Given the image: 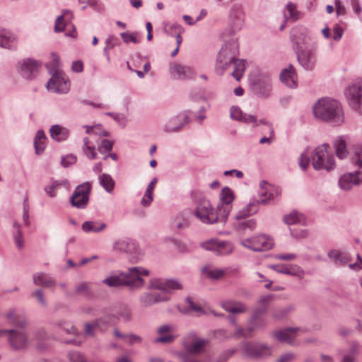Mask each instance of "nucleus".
<instances>
[{
    "label": "nucleus",
    "instance_id": "nucleus-7",
    "mask_svg": "<svg viewBox=\"0 0 362 362\" xmlns=\"http://www.w3.org/2000/svg\"><path fill=\"white\" fill-rule=\"evenodd\" d=\"M329 146L322 144L317 146L312 156V165L315 170L325 169L330 170L334 167L333 156L328 153Z\"/></svg>",
    "mask_w": 362,
    "mask_h": 362
},
{
    "label": "nucleus",
    "instance_id": "nucleus-17",
    "mask_svg": "<svg viewBox=\"0 0 362 362\" xmlns=\"http://www.w3.org/2000/svg\"><path fill=\"white\" fill-rule=\"evenodd\" d=\"M243 352L245 355L253 358L264 357L271 354L270 348L260 344L247 343L243 346Z\"/></svg>",
    "mask_w": 362,
    "mask_h": 362
},
{
    "label": "nucleus",
    "instance_id": "nucleus-55",
    "mask_svg": "<svg viewBox=\"0 0 362 362\" xmlns=\"http://www.w3.org/2000/svg\"><path fill=\"white\" fill-rule=\"evenodd\" d=\"M186 302L187 303L189 312L197 315H199L203 313L202 308L199 305L194 303L189 298H187Z\"/></svg>",
    "mask_w": 362,
    "mask_h": 362
},
{
    "label": "nucleus",
    "instance_id": "nucleus-26",
    "mask_svg": "<svg viewBox=\"0 0 362 362\" xmlns=\"http://www.w3.org/2000/svg\"><path fill=\"white\" fill-rule=\"evenodd\" d=\"M297 76L293 66L290 65L288 68L282 70L280 74V79L282 83L289 88H296L297 86Z\"/></svg>",
    "mask_w": 362,
    "mask_h": 362
},
{
    "label": "nucleus",
    "instance_id": "nucleus-57",
    "mask_svg": "<svg viewBox=\"0 0 362 362\" xmlns=\"http://www.w3.org/2000/svg\"><path fill=\"white\" fill-rule=\"evenodd\" d=\"M291 235L296 238H305L307 235V231L305 229L298 228V226H294L290 228Z\"/></svg>",
    "mask_w": 362,
    "mask_h": 362
},
{
    "label": "nucleus",
    "instance_id": "nucleus-19",
    "mask_svg": "<svg viewBox=\"0 0 362 362\" xmlns=\"http://www.w3.org/2000/svg\"><path fill=\"white\" fill-rule=\"evenodd\" d=\"M279 194V189L267 182H262L259 190V202L266 204Z\"/></svg>",
    "mask_w": 362,
    "mask_h": 362
},
{
    "label": "nucleus",
    "instance_id": "nucleus-15",
    "mask_svg": "<svg viewBox=\"0 0 362 362\" xmlns=\"http://www.w3.org/2000/svg\"><path fill=\"white\" fill-rule=\"evenodd\" d=\"M346 96L351 107L360 110L362 105V88L358 83L353 84L346 90Z\"/></svg>",
    "mask_w": 362,
    "mask_h": 362
},
{
    "label": "nucleus",
    "instance_id": "nucleus-14",
    "mask_svg": "<svg viewBox=\"0 0 362 362\" xmlns=\"http://www.w3.org/2000/svg\"><path fill=\"white\" fill-rule=\"evenodd\" d=\"M202 247L204 250L213 251L219 255H228L233 250V246L230 243L218 239L208 240L202 243Z\"/></svg>",
    "mask_w": 362,
    "mask_h": 362
},
{
    "label": "nucleus",
    "instance_id": "nucleus-5",
    "mask_svg": "<svg viewBox=\"0 0 362 362\" xmlns=\"http://www.w3.org/2000/svg\"><path fill=\"white\" fill-rule=\"evenodd\" d=\"M271 300V296H264L259 298L258 306L252 315L250 326L245 329L242 328L238 329L235 334V337H251L253 336V333L256 329L263 328L266 326L265 320L260 317L259 315L266 312L267 305Z\"/></svg>",
    "mask_w": 362,
    "mask_h": 362
},
{
    "label": "nucleus",
    "instance_id": "nucleus-20",
    "mask_svg": "<svg viewBox=\"0 0 362 362\" xmlns=\"http://www.w3.org/2000/svg\"><path fill=\"white\" fill-rule=\"evenodd\" d=\"M362 181V170H356L341 177L339 181V187L344 190H349L354 185Z\"/></svg>",
    "mask_w": 362,
    "mask_h": 362
},
{
    "label": "nucleus",
    "instance_id": "nucleus-59",
    "mask_svg": "<svg viewBox=\"0 0 362 362\" xmlns=\"http://www.w3.org/2000/svg\"><path fill=\"white\" fill-rule=\"evenodd\" d=\"M69 360L71 362H85L84 356L78 352H71L69 354Z\"/></svg>",
    "mask_w": 362,
    "mask_h": 362
},
{
    "label": "nucleus",
    "instance_id": "nucleus-36",
    "mask_svg": "<svg viewBox=\"0 0 362 362\" xmlns=\"http://www.w3.org/2000/svg\"><path fill=\"white\" fill-rule=\"evenodd\" d=\"M303 16L302 13L296 9L295 4L289 3L286 6V11L284 12V17L286 20H291L296 21Z\"/></svg>",
    "mask_w": 362,
    "mask_h": 362
},
{
    "label": "nucleus",
    "instance_id": "nucleus-10",
    "mask_svg": "<svg viewBox=\"0 0 362 362\" xmlns=\"http://www.w3.org/2000/svg\"><path fill=\"white\" fill-rule=\"evenodd\" d=\"M47 88L54 93H66L70 88V81L62 71L56 70L48 81Z\"/></svg>",
    "mask_w": 362,
    "mask_h": 362
},
{
    "label": "nucleus",
    "instance_id": "nucleus-62",
    "mask_svg": "<svg viewBox=\"0 0 362 362\" xmlns=\"http://www.w3.org/2000/svg\"><path fill=\"white\" fill-rule=\"evenodd\" d=\"M71 69L76 73H81L83 70V64L81 61L78 60L72 63Z\"/></svg>",
    "mask_w": 362,
    "mask_h": 362
},
{
    "label": "nucleus",
    "instance_id": "nucleus-31",
    "mask_svg": "<svg viewBox=\"0 0 362 362\" xmlns=\"http://www.w3.org/2000/svg\"><path fill=\"white\" fill-rule=\"evenodd\" d=\"M82 230L86 233H98L106 228V224L100 221H85L82 224Z\"/></svg>",
    "mask_w": 362,
    "mask_h": 362
},
{
    "label": "nucleus",
    "instance_id": "nucleus-56",
    "mask_svg": "<svg viewBox=\"0 0 362 362\" xmlns=\"http://www.w3.org/2000/svg\"><path fill=\"white\" fill-rule=\"evenodd\" d=\"M256 226V223L252 219L245 220L239 223L240 230H246L248 228L250 230H253Z\"/></svg>",
    "mask_w": 362,
    "mask_h": 362
},
{
    "label": "nucleus",
    "instance_id": "nucleus-46",
    "mask_svg": "<svg viewBox=\"0 0 362 362\" xmlns=\"http://www.w3.org/2000/svg\"><path fill=\"white\" fill-rule=\"evenodd\" d=\"M115 335L121 339H124V340L128 342L129 344H139L141 343L142 339L141 337L135 334H129L124 335L119 333L117 330H115Z\"/></svg>",
    "mask_w": 362,
    "mask_h": 362
},
{
    "label": "nucleus",
    "instance_id": "nucleus-53",
    "mask_svg": "<svg viewBox=\"0 0 362 362\" xmlns=\"http://www.w3.org/2000/svg\"><path fill=\"white\" fill-rule=\"evenodd\" d=\"M309 151L308 149H306L303 153L300 154L299 158L298 164L300 168L305 170L309 165L310 163V158H309Z\"/></svg>",
    "mask_w": 362,
    "mask_h": 362
},
{
    "label": "nucleus",
    "instance_id": "nucleus-16",
    "mask_svg": "<svg viewBox=\"0 0 362 362\" xmlns=\"http://www.w3.org/2000/svg\"><path fill=\"white\" fill-rule=\"evenodd\" d=\"M8 341L13 349L16 350L24 349L28 344V339L23 332L13 329L8 330Z\"/></svg>",
    "mask_w": 362,
    "mask_h": 362
},
{
    "label": "nucleus",
    "instance_id": "nucleus-54",
    "mask_svg": "<svg viewBox=\"0 0 362 362\" xmlns=\"http://www.w3.org/2000/svg\"><path fill=\"white\" fill-rule=\"evenodd\" d=\"M7 317L11 320V323L17 327H23L25 321L23 319H18L14 311H11L7 314Z\"/></svg>",
    "mask_w": 362,
    "mask_h": 362
},
{
    "label": "nucleus",
    "instance_id": "nucleus-47",
    "mask_svg": "<svg viewBox=\"0 0 362 362\" xmlns=\"http://www.w3.org/2000/svg\"><path fill=\"white\" fill-rule=\"evenodd\" d=\"M351 162L354 165L362 168V144L355 146Z\"/></svg>",
    "mask_w": 362,
    "mask_h": 362
},
{
    "label": "nucleus",
    "instance_id": "nucleus-34",
    "mask_svg": "<svg viewBox=\"0 0 362 362\" xmlns=\"http://www.w3.org/2000/svg\"><path fill=\"white\" fill-rule=\"evenodd\" d=\"M328 256L338 264H344L348 263L350 260L349 255L346 252L337 250H331Z\"/></svg>",
    "mask_w": 362,
    "mask_h": 362
},
{
    "label": "nucleus",
    "instance_id": "nucleus-13",
    "mask_svg": "<svg viewBox=\"0 0 362 362\" xmlns=\"http://www.w3.org/2000/svg\"><path fill=\"white\" fill-rule=\"evenodd\" d=\"M220 199L221 203L218 206L220 221H225L230 211V204L234 199L233 192L229 187H223L220 194Z\"/></svg>",
    "mask_w": 362,
    "mask_h": 362
},
{
    "label": "nucleus",
    "instance_id": "nucleus-11",
    "mask_svg": "<svg viewBox=\"0 0 362 362\" xmlns=\"http://www.w3.org/2000/svg\"><path fill=\"white\" fill-rule=\"evenodd\" d=\"M91 185L89 182H85L78 186L71 197V203L74 206L83 209L88 204Z\"/></svg>",
    "mask_w": 362,
    "mask_h": 362
},
{
    "label": "nucleus",
    "instance_id": "nucleus-64",
    "mask_svg": "<svg viewBox=\"0 0 362 362\" xmlns=\"http://www.w3.org/2000/svg\"><path fill=\"white\" fill-rule=\"evenodd\" d=\"M358 351V346H354L352 348V353L349 355L344 356L341 362H354L355 360V357L354 353Z\"/></svg>",
    "mask_w": 362,
    "mask_h": 362
},
{
    "label": "nucleus",
    "instance_id": "nucleus-30",
    "mask_svg": "<svg viewBox=\"0 0 362 362\" xmlns=\"http://www.w3.org/2000/svg\"><path fill=\"white\" fill-rule=\"evenodd\" d=\"M16 45V38L5 30L0 29V47L12 49Z\"/></svg>",
    "mask_w": 362,
    "mask_h": 362
},
{
    "label": "nucleus",
    "instance_id": "nucleus-52",
    "mask_svg": "<svg viewBox=\"0 0 362 362\" xmlns=\"http://www.w3.org/2000/svg\"><path fill=\"white\" fill-rule=\"evenodd\" d=\"M65 330L67 333L70 334L72 333L73 335H74V338L66 339L65 341L66 343H74L76 344H81V335L77 334L76 329L75 327L72 326H68L66 328H65Z\"/></svg>",
    "mask_w": 362,
    "mask_h": 362
},
{
    "label": "nucleus",
    "instance_id": "nucleus-35",
    "mask_svg": "<svg viewBox=\"0 0 362 362\" xmlns=\"http://www.w3.org/2000/svg\"><path fill=\"white\" fill-rule=\"evenodd\" d=\"M336 154L340 159H343L348 155L346 141L343 137H339L334 142Z\"/></svg>",
    "mask_w": 362,
    "mask_h": 362
},
{
    "label": "nucleus",
    "instance_id": "nucleus-60",
    "mask_svg": "<svg viewBox=\"0 0 362 362\" xmlns=\"http://www.w3.org/2000/svg\"><path fill=\"white\" fill-rule=\"evenodd\" d=\"M76 161V158L74 156L69 155L66 157L62 158V165L64 167H68Z\"/></svg>",
    "mask_w": 362,
    "mask_h": 362
},
{
    "label": "nucleus",
    "instance_id": "nucleus-18",
    "mask_svg": "<svg viewBox=\"0 0 362 362\" xmlns=\"http://www.w3.org/2000/svg\"><path fill=\"white\" fill-rule=\"evenodd\" d=\"M270 267L278 273L296 276L303 279L305 276L304 270L297 264H274Z\"/></svg>",
    "mask_w": 362,
    "mask_h": 362
},
{
    "label": "nucleus",
    "instance_id": "nucleus-39",
    "mask_svg": "<svg viewBox=\"0 0 362 362\" xmlns=\"http://www.w3.org/2000/svg\"><path fill=\"white\" fill-rule=\"evenodd\" d=\"M284 220L286 224L293 225V226H296L298 223L303 226L305 223L304 216L302 214H298L296 211H293L286 216Z\"/></svg>",
    "mask_w": 362,
    "mask_h": 362
},
{
    "label": "nucleus",
    "instance_id": "nucleus-43",
    "mask_svg": "<svg viewBox=\"0 0 362 362\" xmlns=\"http://www.w3.org/2000/svg\"><path fill=\"white\" fill-rule=\"evenodd\" d=\"M106 322L100 320L95 322L93 324L91 323H87L85 325V333L86 335H93V332H95L97 329L103 331L105 329V324Z\"/></svg>",
    "mask_w": 362,
    "mask_h": 362
},
{
    "label": "nucleus",
    "instance_id": "nucleus-48",
    "mask_svg": "<svg viewBox=\"0 0 362 362\" xmlns=\"http://www.w3.org/2000/svg\"><path fill=\"white\" fill-rule=\"evenodd\" d=\"M120 36L123 41L127 44L129 42L137 44L141 42V36L138 33H122L120 34Z\"/></svg>",
    "mask_w": 362,
    "mask_h": 362
},
{
    "label": "nucleus",
    "instance_id": "nucleus-32",
    "mask_svg": "<svg viewBox=\"0 0 362 362\" xmlns=\"http://www.w3.org/2000/svg\"><path fill=\"white\" fill-rule=\"evenodd\" d=\"M221 306L225 310L229 313H239L246 311V306L240 302L230 300L223 301L221 303Z\"/></svg>",
    "mask_w": 362,
    "mask_h": 362
},
{
    "label": "nucleus",
    "instance_id": "nucleus-41",
    "mask_svg": "<svg viewBox=\"0 0 362 362\" xmlns=\"http://www.w3.org/2000/svg\"><path fill=\"white\" fill-rule=\"evenodd\" d=\"M46 136L43 131H38L35 138L34 145L37 154L42 153L45 148Z\"/></svg>",
    "mask_w": 362,
    "mask_h": 362
},
{
    "label": "nucleus",
    "instance_id": "nucleus-24",
    "mask_svg": "<svg viewBox=\"0 0 362 362\" xmlns=\"http://www.w3.org/2000/svg\"><path fill=\"white\" fill-rule=\"evenodd\" d=\"M230 117L233 119L243 122L245 123H252L253 127L258 126V120L255 116L243 114L242 110L238 107L233 106L230 108Z\"/></svg>",
    "mask_w": 362,
    "mask_h": 362
},
{
    "label": "nucleus",
    "instance_id": "nucleus-63",
    "mask_svg": "<svg viewBox=\"0 0 362 362\" xmlns=\"http://www.w3.org/2000/svg\"><path fill=\"white\" fill-rule=\"evenodd\" d=\"M296 356L293 354H286L279 357L276 362H292Z\"/></svg>",
    "mask_w": 362,
    "mask_h": 362
},
{
    "label": "nucleus",
    "instance_id": "nucleus-38",
    "mask_svg": "<svg viewBox=\"0 0 362 362\" xmlns=\"http://www.w3.org/2000/svg\"><path fill=\"white\" fill-rule=\"evenodd\" d=\"M231 65H233L234 68L232 76L237 81H240L245 69V62L243 59H236Z\"/></svg>",
    "mask_w": 362,
    "mask_h": 362
},
{
    "label": "nucleus",
    "instance_id": "nucleus-1",
    "mask_svg": "<svg viewBox=\"0 0 362 362\" xmlns=\"http://www.w3.org/2000/svg\"><path fill=\"white\" fill-rule=\"evenodd\" d=\"M149 292L144 293L140 298V302L144 307L151 306L156 303L169 299L172 291L182 288V284L176 280H163L154 279L148 284Z\"/></svg>",
    "mask_w": 362,
    "mask_h": 362
},
{
    "label": "nucleus",
    "instance_id": "nucleus-58",
    "mask_svg": "<svg viewBox=\"0 0 362 362\" xmlns=\"http://www.w3.org/2000/svg\"><path fill=\"white\" fill-rule=\"evenodd\" d=\"M112 148V143L107 139L103 140L100 145L98 146V151L101 153L110 152Z\"/></svg>",
    "mask_w": 362,
    "mask_h": 362
},
{
    "label": "nucleus",
    "instance_id": "nucleus-40",
    "mask_svg": "<svg viewBox=\"0 0 362 362\" xmlns=\"http://www.w3.org/2000/svg\"><path fill=\"white\" fill-rule=\"evenodd\" d=\"M68 182L66 180L60 181H53L52 183L45 188V192L50 197L56 195V191L59 187H68Z\"/></svg>",
    "mask_w": 362,
    "mask_h": 362
},
{
    "label": "nucleus",
    "instance_id": "nucleus-27",
    "mask_svg": "<svg viewBox=\"0 0 362 362\" xmlns=\"http://www.w3.org/2000/svg\"><path fill=\"white\" fill-rule=\"evenodd\" d=\"M73 18L72 13L69 10H65L63 11L62 14L59 16L55 23L54 25V31L55 32H62L66 28L70 27L72 28L71 20Z\"/></svg>",
    "mask_w": 362,
    "mask_h": 362
},
{
    "label": "nucleus",
    "instance_id": "nucleus-49",
    "mask_svg": "<svg viewBox=\"0 0 362 362\" xmlns=\"http://www.w3.org/2000/svg\"><path fill=\"white\" fill-rule=\"evenodd\" d=\"M13 227L16 229V231L13 234L16 245L18 249H22L24 247V239L20 230V226L16 222H15Z\"/></svg>",
    "mask_w": 362,
    "mask_h": 362
},
{
    "label": "nucleus",
    "instance_id": "nucleus-29",
    "mask_svg": "<svg viewBox=\"0 0 362 362\" xmlns=\"http://www.w3.org/2000/svg\"><path fill=\"white\" fill-rule=\"evenodd\" d=\"M51 137L57 141H62L66 140L69 136V130L59 125H53L49 130Z\"/></svg>",
    "mask_w": 362,
    "mask_h": 362
},
{
    "label": "nucleus",
    "instance_id": "nucleus-33",
    "mask_svg": "<svg viewBox=\"0 0 362 362\" xmlns=\"http://www.w3.org/2000/svg\"><path fill=\"white\" fill-rule=\"evenodd\" d=\"M33 282L35 285L51 288L54 286V281L47 274L37 273L33 276Z\"/></svg>",
    "mask_w": 362,
    "mask_h": 362
},
{
    "label": "nucleus",
    "instance_id": "nucleus-9",
    "mask_svg": "<svg viewBox=\"0 0 362 362\" xmlns=\"http://www.w3.org/2000/svg\"><path fill=\"white\" fill-rule=\"evenodd\" d=\"M240 244L243 247L254 251H264L273 247L274 240L268 236L262 235L252 238L243 239Z\"/></svg>",
    "mask_w": 362,
    "mask_h": 362
},
{
    "label": "nucleus",
    "instance_id": "nucleus-23",
    "mask_svg": "<svg viewBox=\"0 0 362 362\" xmlns=\"http://www.w3.org/2000/svg\"><path fill=\"white\" fill-rule=\"evenodd\" d=\"M170 73L176 79L188 78L193 75L191 68L175 62L170 64Z\"/></svg>",
    "mask_w": 362,
    "mask_h": 362
},
{
    "label": "nucleus",
    "instance_id": "nucleus-51",
    "mask_svg": "<svg viewBox=\"0 0 362 362\" xmlns=\"http://www.w3.org/2000/svg\"><path fill=\"white\" fill-rule=\"evenodd\" d=\"M115 249L120 251L131 252L133 249L134 244H129L126 240H121L115 243Z\"/></svg>",
    "mask_w": 362,
    "mask_h": 362
},
{
    "label": "nucleus",
    "instance_id": "nucleus-21",
    "mask_svg": "<svg viewBox=\"0 0 362 362\" xmlns=\"http://www.w3.org/2000/svg\"><path fill=\"white\" fill-rule=\"evenodd\" d=\"M300 330L298 329L287 328L277 330L273 333V336L281 342L293 344L295 339L299 337Z\"/></svg>",
    "mask_w": 362,
    "mask_h": 362
},
{
    "label": "nucleus",
    "instance_id": "nucleus-28",
    "mask_svg": "<svg viewBox=\"0 0 362 362\" xmlns=\"http://www.w3.org/2000/svg\"><path fill=\"white\" fill-rule=\"evenodd\" d=\"M230 21L233 23V29L240 30L244 22V13L241 8L233 7L230 13Z\"/></svg>",
    "mask_w": 362,
    "mask_h": 362
},
{
    "label": "nucleus",
    "instance_id": "nucleus-42",
    "mask_svg": "<svg viewBox=\"0 0 362 362\" xmlns=\"http://www.w3.org/2000/svg\"><path fill=\"white\" fill-rule=\"evenodd\" d=\"M202 272L204 275L214 280L219 279L225 274V271L223 269H212L210 267L203 268Z\"/></svg>",
    "mask_w": 362,
    "mask_h": 362
},
{
    "label": "nucleus",
    "instance_id": "nucleus-44",
    "mask_svg": "<svg viewBox=\"0 0 362 362\" xmlns=\"http://www.w3.org/2000/svg\"><path fill=\"white\" fill-rule=\"evenodd\" d=\"M257 88L260 93L267 95L271 90V80L269 77H263L260 79L257 84Z\"/></svg>",
    "mask_w": 362,
    "mask_h": 362
},
{
    "label": "nucleus",
    "instance_id": "nucleus-61",
    "mask_svg": "<svg viewBox=\"0 0 362 362\" xmlns=\"http://www.w3.org/2000/svg\"><path fill=\"white\" fill-rule=\"evenodd\" d=\"M275 258L285 261H292L296 258V255L293 253L279 254L275 255Z\"/></svg>",
    "mask_w": 362,
    "mask_h": 362
},
{
    "label": "nucleus",
    "instance_id": "nucleus-45",
    "mask_svg": "<svg viewBox=\"0 0 362 362\" xmlns=\"http://www.w3.org/2000/svg\"><path fill=\"white\" fill-rule=\"evenodd\" d=\"M83 151L88 158L95 159L97 158V152L93 145L89 144L88 138L83 139Z\"/></svg>",
    "mask_w": 362,
    "mask_h": 362
},
{
    "label": "nucleus",
    "instance_id": "nucleus-37",
    "mask_svg": "<svg viewBox=\"0 0 362 362\" xmlns=\"http://www.w3.org/2000/svg\"><path fill=\"white\" fill-rule=\"evenodd\" d=\"M100 185L109 193L112 192L115 188V180L108 174L99 175Z\"/></svg>",
    "mask_w": 362,
    "mask_h": 362
},
{
    "label": "nucleus",
    "instance_id": "nucleus-2",
    "mask_svg": "<svg viewBox=\"0 0 362 362\" xmlns=\"http://www.w3.org/2000/svg\"><path fill=\"white\" fill-rule=\"evenodd\" d=\"M313 112L317 118L335 125H341L344 122V113L337 100L321 99L314 106Z\"/></svg>",
    "mask_w": 362,
    "mask_h": 362
},
{
    "label": "nucleus",
    "instance_id": "nucleus-8",
    "mask_svg": "<svg viewBox=\"0 0 362 362\" xmlns=\"http://www.w3.org/2000/svg\"><path fill=\"white\" fill-rule=\"evenodd\" d=\"M194 216L204 223H214L220 221L218 211L214 212L209 200L201 199L197 204Z\"/></svg>",
    "mask_w": 362,
    "mask_h": 362
},
{
    "label": "nucleus",
    "instance_id": "nucleus-22",
    "mask_svg": "<svg viewBox=\"0 0 362 362\" xmlns=\"http://www.w3.org/2000/svg\"><path fill=\"white\" fill-rule=\"evenodd\" d=\"M157 332L159 337L155 339L156 343H170L175 338V328L173 326L162 325L158 327Z\"/></svg>",
    "mask_w": 362,
    "mask_h": 362
},
{
    "label": "nucleus",
    "instance_id": "nucleus-12",
    "mask_svg": "<svg viewBox=\"0 0 362 362\" xmlns=\"http://www.w3.org/2000/svg\"><path fill=\"white\" fill-rule=\"evenodd\" d=\"M41 64L32 59H25L18 62L17 69L21 75L27 79L35 78L39 73Z\"/></svg>",
    "mask_w": 362,
    "mask_h": 362
},
{
    "label": "nucleus",
    "instance_id": "nucleus-4",
    "mask_svg": "<svg viewBox=\"0 0 362 362\" xmlns=\"http://www.w3.org/2000/svg\"><path fill=\"white\" fill-rule=\"evenodd\" d=\"M291 39L296 44L298 59L300 64L306 69H312L315 63V51L306 47L310 38L304 32L293 29Z\"/></svg>",
    "mask_w": 362,
    "mask_h": 362
},
{
    "label": "nucleus",
    "instance_id": "nucleus-25",
    "mask_svg": "<svg viewBox=\"0 0 362 362\" xmlns=\"http://www.w3.org/2000/svg\"><path fill=\"white\" fill-rule=\"evenodd\" d=\"M189 122V117L185 113H182L170 119L165 126L167 132H177Z\"/></svg>",
    "mask_w": 362,
    "mask_h": 362
},
{
    "label": "nucleus",
    "instance_id": "nucleus-6",
    "mask_svg": "<svg viewBox=\"0 0 362 362\" xmlns=\"http://www.w3.org/2000/svg\"><path fill=\"white\" fill-rule=\"evenodd\" d=\"M238 53V45L236 42L233 41L226 44L218 54L216 66V71L222 74L228 66L231 65L236 59Z\"/></svg>",
    "mask_w": 362,
    "mask_h": 362
},
{
    "label": "nucleus",
    "instance_id": "nucleus-50",
    "mask_svg": "<svg viewBox=\"0 0 362 362\" xmlns=\"http://www.w3.org/2000/svg\"><path fill=\"white\" fill-rule=\"evenodd\" d=\"M257 122H258V125H259L260 124H265V125L268 126L269 132H270V136L262 138L259 141V143L260 144H264V143L271 144L272 141V138L274 134V130L272 124L267 122L265 119H260L257 121Z\"/></svg>",
    "mask_w": 362,
    "mask_h": 362
},
{
    "label": "nucleus",
    "instance_id": "nucleus-3",
    "mask_svg": "<svg viewBox=\"0 0 362 362\" xmlns=\"http://www.w3.org/2000/svg\"><path fill=\"white\" fill-rule=\"evenodd\" d=\"M149 272L142 267L129 268L128 273L112 276L103 281L108 286H127L130 288H140L144 284L142 276H148Z\"/></svg>",
    "mask_w": 362,
    "mask_h": 362
}]
</instances>
